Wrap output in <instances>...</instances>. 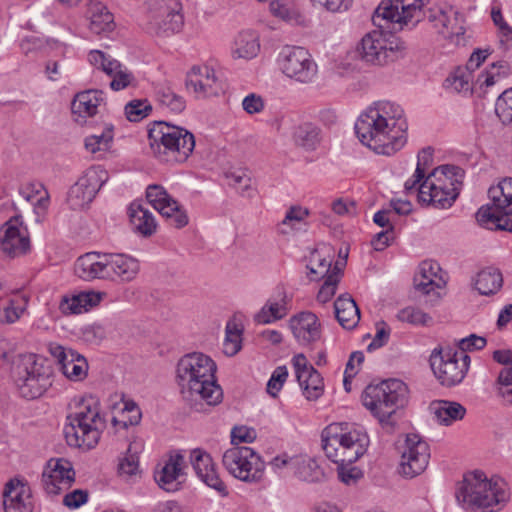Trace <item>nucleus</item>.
Here are the masks:
<instances>
[{"label": "nucleus", "instance_id": "obj_23", "mask_svg": "<svg viewBox=\"0 0 512 512\" xmlns=\"http://www.w3.org/2000/svg\"><path fill=\"white\" fill-rule=\"evenodd\" d=\"M190 459L197 476L208 487L216 490L221 496L228 495L227 486L221 480L208 453L201 449H195L191 452Z\"/></svg>", "mask_w": 512, "mask_h": 512}, {"label": "nucleus", "instance_id": "obj_13", "mask_svg": "<svg viewBox=\"0 0 512 512\" xmlns=\"http://www.w3.org/2000/svg\"><path fill=\"white\" fill-rule=\"evenodd\" d=\"M429 361L435 377L446 387L461 383L470 365V357L467 354L450 348H435Z\"/></svg>", "mask_w": 512, "mask_h": 512}, {"label": "nucleus", "instance_id": "obj_26", "mask_svg": "<svg viewBox=\"0 0 512 512\" xmlns=\"http://www.w3.org/2000/svg\"><path fill=\"white\" fill-rule=\"evenodd\" d=\"M290 328L300 345H309L321 337L318 317L309 311L301 312L290 319Z\"/></svg>", "mask_w": 512, "mask_h": 512}, {"label": "nucleus", "instance_id": "obj_51", "mask_svg": "<svg viewBox=\"0 0 512 512\" xmlns=\"http://www.w3.org/2000/svg\"><path fill=\"white\" fill-rule=\"evenodd\" d=\"M269 8L274 16L279 17L284 21L295 24H301L303 22V16L297 10L281 3L278 0L271 1Z\"/></svg>", "mask_w": 512, "mask_h": 512}, {"label": "nucleus", "instance_id": "obj_38", "mask_svg": "<svg viewBox=\"0 0 512 512\" xmlns=\"http://www.w3.org/2000/svg\"><path fill=\"white\" fill-rule=\"evenodd\" d=\"M130 221L136 232L143 236H151L157 224L153 214L141 204L132 203L129 208Z\"/></svg>", "mask_w": 512, "mask_h": 512}, {"label": "nucleus", "instance_id": "obj_40", "mask_svg": "<svg viewBox=\"0 0 512 512\" xmlns=\"http://www.w3.org/2000/svg\"><path fill=\"white\" fill-rule=\"evenodd\" d=\"M113 137V126L106 124L100 133H95L85 138V149L89 153L101 157L103 153L111 148Z\"/></svg>", "mask_w": 512, "mask_h": 512}, {"label": "nucleus", "instance_id": "obj_12", "mask_svg": "<svg viewBox=\"0 0 512 512\" xmlns=\"http://www.w3.org/2000/svg\"><path fill=\"white\" fill-rule=\"evenodd\" d=\"M491 204L476 213L477 222L488 229L512 231V178H505L488 191Z\"/></svg>", "mask_w": 512, "mask_h": 512}, {"label": "nucleus", "instance_id": "obj_21", "mask_svg": "<svg viewBox=\"0 0 512 512\" xmlns=\"http://www.w3.org/2000/svg\"><path fill=\"white\" fill-rule=\"evenodd\" d=\"M75 481L72 463L64 458L50 459L42 473V485L50 495H58Z\"/></svg>", "mask_w": 512, "mask_h": 512}, {"label": "nucleus", "instance_id": "obj_15", "mask_svg": "<svg viewBox=\"0 0 512 512\" xmlns=\"http://www.w3.org/2000/svg\"><path fill=\"white\" fill-rule=\"evenodd\" d=\"M108 172L100 165L89 167L68 191L67 203L73 210L88 206L108 181Z\"/></svg>", "mask_w": 512, "mask_h": 512}, {"label": "nucleus", "instance_id": "obj_18", "mask_svg": "<svg viewBox=\"0 0 512 512\" xmlns=\"http://www.w3.org/2000/svg\"><path fill=\"white\" fill-rule=\"evenodd\" d=\"M30 237L21 216L8 219L0 227V248L10 257H19L30 251Z\"/></svg>", "mask_w": 512, "mask_h": 512}, {"label": "nucleus", "instance_id": "obj_5", "mask_svg": "<svg viewBox=\"0 0 512 512\" xmlns=\"http://www.w3.org/2000/svg\"><path fill=\"white\" fill-rule=\"evenodd\" d=\"M456 498L466 510L495 512L508 501L509 493L503 480L488 479L482 471H474L464 477Z\"/></svg>", "mask_w": 512, "mask_h": 512}, {"label": "nucleus", "instance_id": "obj_39", "mask_svg": "<svg viewBox=\"0 0 512 512\" xmlns=\"http://www.w3.org/2000/svg\"><path fill=\"white\" fill-rule=\"evenodd\" d=\"M288 313L287 296L282 295L279 301L269 299L254 316V321L257 324H270L277 320L284 318Z\"/></svg>", "mask_w": 512, "mask_h": 512}, {"label": "nucleus", "instance_id": "obj_45", "mask_svg": "<svg viewBox=\"0 0 512 512\" xmlns=\"http://www.w3.org/2000/svg\"><path fill=\"white\" fill-rule=\"evenodd\" d=\"M318 129L312 124L305 123L295 128L294 142L305 149H314L318 143Z\"/></svg>", "mask_w": 512, "mask_h": 512}, {"label": "nucleus", "instance_id": "obj_17", "mask_svg": "<svg viewBox=\"0 0 512 512\" xmlns=\"http://www.w3.org/2000/svg\"><path fill=\"white\" fill-rule=\"evenodd\" d=\"M430 460V447L417 434H408L398 472L405 478H414L425 471Z\"/></svg>", "mask_w": 512, "mask_h": 512}, {"label": "nucleus", "instance_id": "obj_1", "mask_svg": "<svg viewBox=\"0 0 512 512\" xmlns=\"http://www.w3.org/2000/svg\"><path fill=\"white\" fill-rule=\"evenodd\" d=\"M406 130L402 108L389 101L374 103L355 123V132L361 143L375 153L387 156L405 145Z\"/></svg>", "mask_w": 512, "mask_h": 512}, {"label": "nucleus", "instance_id": "obj_22", "mask_svg": "<svg viewBox=\"0 0 512 512\" xmlns=\"http://www.w3.org/2000/svg\"><path fill=\"white\" fill-rule=\"evenodd\" d=\"M186 87L198 98L215 96L222 90L215 71L208 66H193L187 74Z\"/></svg>", "mask_w": 512, "mask_h": 512}, {"label": "nucleus", "instance_id": "obj_44", "mask_svg": "<svg viewBox=\"0 0 512 512\" xmlns=\"http://www.w3.org/2000/svg\"><path fill=\"white\" fill-rule=\"evenodd\" d=\"M332 265V257L328 259L325 257H321L318 252H314L311 255L310 263L307 266L309 269L310 279L313 281H317L320 279H326L327 276L332 273L333 269Z\"/></svg>", "mask_w": 512, "mask_h": 512}, {"label": "nucleus", "instance_id": "obj_9", "mask_svg": "<svg viewBox=\"0 0 512 512\" xmlns=\"http://www.w3.org/2000/svg\"><path fill=\"white\" fill-rule=\"evenodd\" d=\"M463 178L464 170L458 166L435 168L418 187L419 202L438 209L451 207L459 195Z\"/></svg>", "mask_w": 512, "mask_h": 512}, {"label": "nucleus", "instance_id": "obj_54", "mask_svg": "<svg viewBox=\"0 0 512 512\" xmlns=\"http://www.w3.org/2000/svg\"><path fill=\"white\" fill-rule=\"evenodd\" d=\"M152 107L147 100H133L126 104L125 114L129 121L138 122L145 118Z\"/></svg>", "mask_w": 512, "mask_h": 512}, {"label": "nucleus", "instance_id": "obj_63", "mask_svg": "<svg viewBox=\"0 0 512 512\" xmlns=\"http://www.w3.org/2000/svg\"><path fill=\"white\" fill-rule=\"evenodd\" d=\"M314 5L325 8L330 12H341L349 8L352 0H311Z\"/></svg>", "mask_w": 512, "mask_h": 512}, {"label": "nucleus", "instance_id": "obj_34", "mask_svg": "<svg viewBox=\"0 0 512 512\" xmlns=\"http://www.w3.org/2000/svg\"><path fill=\"white\" fill-rule=\"evenodd\" d=\"M260 51L259 37L255 31L245 30L238 33L232 47V56L237 59H252Z\"/></svg>", "mask_w": 512, "mask_h": 512}, {"label": "nucleus", "instance_id": "obj_48", "mask_svg": "<svg viewBox=\"0 0 512 512\" xmlns=\"http://www.w3.org/2000/svg\"><path fill=\"white\" fill-rule=\"evenodd\" d=\"M137 443H130L127 449V455L120 461L118 471L120 475L134 476L139 472V459L137 456Z\"/></svg>", "mask_w": 512, "mask_h": 512}, {"label": "nucleus", "instance_id": "obj_52", "mask_svg": "<svg viewBox=\"0 0 512 512\" xmlns=\"http://www.w3.org/2000/svg\"><path fill=\"white\" fill-rule=\"evenodd\" d=\"M292 365L300 387L309 382L312 377V371H317L302 353L297 354L292 358Z\"/></svg>", "mask_w": 512, "mask_h": 512}, {"label": "nucleus", "instance_id": "obj_27", "mask_svg": "<svg viewBox=\"0 0 512 512\" xmlns=\"http://www.w3.org/2000/svg\"><path fill=\"white\" fill-rule=\"evenodd\" d=\"M107 253L89 252L80 256L74 266L75 274L82 280H108Z\"/></svg>", "mask_w": 512, "mask_h": 512}, {"label": "nucleus", "instance_id": "obj_58", "mask_svg": "<svg viewBox=\"0 0 512 512\" xmlns=\"http://www.w3.org/2000/svg\"><path fill=\"white\" fill-rule=\"evenodd\" d=\"M59 309L65 315L79 314L85 310L81 295H73L72 297L64 296L59 304Z\"/></svg>", "mask_w": 512, "mask_h": 512}, {"label": "nucleus", "instance_id": "obj_47", "mask_svg": "<svg viewBox=\"0 0 512 512\" xmlns=\"http://www.w3.org/2000/svg\"><path fill=\"white\" fill-rule=\"evenodd\" d=\"M157 98L161 105L174 113H180L185 109V100L176 94L170 87H162L157 92Z\"/></svg>", "mask_w": 512, "mask_h": 512}, {"label": "nucleus", "instance_id": "obj_7", "mask_svg": "<svg viewBox=\"0 0 512 512\" xmlns=\"http://www.w3.org/2000/svg\"><path fill=\"white\" fill-rule=\"evenodd\" d=\"M148 140L151 155L170 165L186 162L195 148V137L190 131L164 121L152 124Z\"/></svg>", "mask_w": 512, "mask_h": 512}, {"label": "nucleus", "instance_id": "obj_53", "mask_svg": "<svg viewBox=\"0 0 512 512\" xmlns=\"http://www.w3.org/2000/svg\"><path fill=\"white\" fill-rule=\"evenodd\" d=\"M495 113L503 124L512 122V88L505 90L497 98Z\"/></svg>", "mask_w": 512, "mask_h": 512}, {"label": "nucleus", "instance_id": "obj_36", "mask_svg": "<svg viewBox=\"0 0 512 512\" xmlns=\"http://www.w3.org/2000/svg\"><path fill=\"white\" fill-rule=\"evenodd\" d=\"M102 92L98 90H87L78 93L71 103V110L74 115L85 119L97 113Z\"/></svg>", "mask_w": 512, "mask_h": 512}, {"label": "nucleus", "instance_id": "obj_57", "mask_svg": "<svg viewBox=\"0 0 512 512\" xmlns=\"http://www.w3.org/2000/svg\"><path fill=\"white\" fill-rule=\"evenodd\" d=\"M228 184L241 193H244L251 187V178L243 170L230 171L225 174Z\"/></svg>", "mask_w": 512, "mask_h": 512}, {"label": "nucleus", "instance_id": "obj_20", "mask_svg": "<svg viewBox=\"0 0 512 512\" xmlns=\"http://www.w3.org/2000/svg\"><path fill=\"white\" fill-rule=\"evenodd\" d=\"M48 351L57 361L59 369L66 378L74 382H80L87 377L89 365L83 355L56 343H50Z\"/></svg>", "mask_w": 512, "mask_h": 512}, {"label": "nucleus", "instance_id": "obj_30", "mask_svg": "<svg viewBox=\"0 0 512 512\" xmlns=\"http://www.w3.org/2000/svg\"><path fill=\"white\" fill-rule=\"evenodd\" d=\"M87 19L89 20V30L96 35L110 33L115 28L112 13L102 2H90Z\"/></svg>", "mask_w": 512, "mask_h": 512}, {"label": "nucleus", "instance_id": "obj_62", "mask_svg": "<svg viewBox=\"0 0 512 512\" xmlns=\"http://www.w3.org/2000/svg\"><path fill=\"white\" fill-rule=\"evenodd\" d=\"M487 344V341L484 337L478 336L476 334H471L466 338H463L459 341L460 352L465 353L466 350H481Z\"/></svg>", "mask_w": 512, "mask_h": 512}, {"label": "nucleus", "instance_id": "obj_8", "mask_svg": "<svg viewBox=\"0 0 512 512\" xmlns=\"http://www.w3.org/2000/svg\"><path fill=\"white\" fill-rule=\"evenodd\" d=\"M105 421L93 397L83 398L77 411L66 418L63 433L67 444L74 448H94L100 439Z\"/></svg>", "mask_w": 512, "mask_h": 512}, {"label": "nucleus", "instance_id": "obj_28", "mask_svg": "<svg viewBox=\"0 0 512 512\" xmlns=\"http://www.w3.org/2000/svg\"><path fill=\"white\" fill-rule=\"evenodd\" d=\"M108 280L131 282L140 271L139 261L126 254L107 253Z\"/></svg>", "mask_w": 512, "mask_h": 512}, {"label": "nucleus", "instance_id": "obj_32", "mask_svg": "<svg viewBox=\"0 0 512 512\" xmlns=\"http://www.w3.org/2000/svg\"><path fill=\"white\" fill-rule=\"evenodd\" d=\"M335 317L344 329H353L360 320V310L348 294L340 295L334 302Z\"/></svg>", "mask_w": 512, "mask_h": 512}, {"label": "nucleus", "instance_id": "obj_46", "mask_svg": "<svg viewBox=\"0 0 512 512\" xmlns=\"http://www.w3.org/2000/svg\"><path fill=\"white\" fill-rule=\"evenodd\" d=\"M473 71L465 67H458L451 78L448 80L451 81V85L453 88L458 92H468V91H474L479 87L478 84H476V81H473Z\"/></svg>", "mask_w": 512, "mask_h": 512}, {"label": "nucleus", "instance_id": "obj_50", "mask_svg": "<svg viewBox=\"0 0 512 512\" xmlns=\"http://www.w3.org/2000/svg\"><path fill=\"white\" fill-rule=\"evenodd\" d=\"M340 281V269L337 267L333 268L332 273H330L327 278L324 280L318 294L317 301L320 303H327L332 299V297L336 293L337 285Z\"/></svg>", "mask_w": 512, "mask_h": 512}, {"label": "nucleus", "instance_id": "obj_10", "mask_svg": "<svg viewBox=\"0 0 512 512\" xmlns=\"http://www.w3.org/2000/svg\"><path fill=\"white\" fill-rule=\"evenodd\" d=\"M12 375L20 395L32 400L41 397L52 385L53 368L42 357L24 354L14 364Z\"/></svg>", "mask_w": 512, "mask_h": 512}, {"label": "nucleus", "instance_id": "obj_41", "mask_svg": "<svg viewBox=\"0 0 512 512\" xmlns=\"http://www.w3.org/2000/svg\"><path fill=\"white\" fill-rule=\"evenodd\" d=\"M242 348V329L235 322H228L225 329L223 353L227 356L236 355Z\"/></svg>", "mask_w": 512, "mask_h": 512}, {"label": "nucleus", "instance_id": "obj_29", "mask_svg": "<svg viewBox=\"0 0 512 512\" xmlns=\"http://www.w3.org/2000/svg\"><path fill=\"white\" fill-rule=\"evenodd\" d=\"M181 10V4L172 0L161 18L155 21V33L161 37H169L173 34L179 33L184 25V17Z\"/></svg>", "mask_w": 512, "mask_h": 512}, {"label": "nucleus", "instance_id": "obj_35", "mask_svg": "<svg viewBox=\"0 0 512 512\" xmlns=\"http://www.w3.org/2000/svg\"><path fill=\"white\" fill-rule=\"evenodd\" d=\"M292 473L301 481L319 482L324 478V472L315 459L308 455H295L292 461Z\"/></svg>", "mask_w": 512, "mask_h": 512}, {"label": "nucleus", "instance_id": "obj_19", "mask_svg": "<svg viewBox=\"0 0 512 512\" xmlns=\"http://www.w3.org/2000/svg\"><path fill=\"white\" fill-rule=\"evenodd\" d=\"M146 198L154 209L171 220V225L175 228L180 229L188 224L186 211L161 185H149L146 189Z\"/></svg>", "mask_w": 512, "mask_h": 512}, {"label": "nucleus", "instance_id": "obj_43", "mask_svg": "<svg viewBox=\"0 0 512 512\" xmlns=\"http://www.w3.org/2000/svg\"><path fill=\"white\" fill-rule=\"evenodd\" d=\"M509 73V66L506 61H498L493 63L489 69L478 75L476 84L479 88H488L495 84V82L502 77L507 76Z\"/></svg>", "mask_w": 512, "mask_h": 512}, {"label": "nucleus", "instance_id": "obj_2", "mask_svg": "<svg viewBox=\"0 0 512 512\" xmlns=\"http://www.w3.org/2000/svg\"><path fill=\"white\" fill-rule=\"evenodd\" d=\"M429 0H382L372 17L374 25L383 27L381 21L395 23L399 29L414 28L427 20L441 35L450 38L463 34L458 23V12L452 8L426 7Z\"/></svg>", "mask_w": 512, "mask_h": 512}, {"label": "nucleus", "instance_id": "obj_60", "mask_svg": "<svg viewBox=\"0 0 512 512\" xmlns=\"http://www.w3.org/2000/svg\"><path fill=\"white\" fill-rule=\"evenodd\" d=\"M390 328L385 322H379L376 324V334L372 339V342L368 345V350H375L383 347L389 340Z\"/></svg>", "mask_w": 512, "mask_h": 512}, {"label": "nucleus", "instance_id": "obj_33", "mask_svg": "<svg viewBox=\"0 0 512 512\" xmlns=\"http://www.w3.org/2000/svg\"><path fill=\"white\" fill-rule=\"evenodd\" d=\"M430 410L437 422L450 426L454 422L462 420L466 415V408L459 402L449 400H436L430 404Z\"/></svg>", "mask_w": 512, "mask_h": 512}, {"label": "nucleus", "instance_id": "obj_61", "mask_svg": "<svg viewBox=\"0 0 512 512\" xmlns=\"http://www.w3.org/2000/svg\"><path fill=\"white\" fill-rule=\"evenodd\" d=\"M88 500V492L82 489H76L64 496L63 504L70 508L76 509L85 504Z\"/></svg>", "mask_w": 512, "mask_h": 512}, {"label": "nucleus", "instance_id": "obj_14", "mask_svg": "<svg viewBox=\"0 0 512 512\" xmlns=\"http://www.w3.org/2000/svg\"><path fill=\"white\" fill-rule=\"evenodd\" d=\"M222 462L227 471L241 481L256 483L263 478L264 462L248 446H234L226 450Z\"/></svg>", "mask_w": 512, "mask_h": 512}, {"label": "nucleus", "instance_id": "obj_56", "mask_svg": "<svg viewBox=\"0 0 512 512\" xmlns=\"http://www.w3.org/2000/svg\"><path fill=\"white\" fill-rule=\"evenodd\" d=\"M288 377L286 366H278L272 373L267 383V393L272 397H277Z\"/></svg>", "mask_w": 512, "mask_h": 512}, {"label": "nucleus", "instance_id": "obj_3", "mask_svg": "<svg viewBox=\"0 0 512 512\" xmlns=\"http://www.w3.org/2000/svg\"><path fill=\"white\" fill-rule=\"evenodd\" d=\"M216 364L207 355L193 352L180 358L176 366V382L183 400L196 411L204 404L217 405L223 391L215 379Z\"/></svg>", "mask_w": 512, "mask_h": 512}, {"label": "nucleus", "instance_id": "obj_4", "mask_svg": "<svg viewBox=\"0 0 512 512\" xmlns=\"http://www.w3.org/2000/svg\"><path fill=\"white\" fill-rule=\"evenodd\" d=\"M409 390L399 379H387L368 385L362 394V403L378 419L383 429L393 432L397 412L408 403Z\"/></svg>", "mask_w": 512, "mask_h": 512}, {"label": "nucleus", "instance_id": "obj_37", "mask_svg": "<svg viewBox=\"0 0 512 512\" xmlns=\"http://www.w3.org/2000/svg\"><path fill=\"white\" fill-rule=\"evenodd\" d=\"M474 285L481 295H494L502 288V273L497 268L486 267L477 273Z\"/></svg>", "mask_w": 512, "mask_h": 512}, {"label": "nucleus", "instance_id": "obj_64", "mask_svg": "<svg viewBox=\"0 0 512 512\" xmlns=\"http://www.w3.org/2000/svg\"><path fill=\"white\" fill-rule=\"evenodd\" d=\"M331 209L335 214L345 216L355 214L356 207L353 201L339 198L331 203Z\"/></svg>", "mask_w": 512, "mask_h": 512}, {"label": "nucleus", "instance_id": "obj_42", "mask_svg": "<svg viewBox=\"0 0 512 512\" xmlns=\"http://www.w3.org/2000/svg\"><path fill=\"white\" fill-rule=\"evenodd\" d=\"M436 275L434 265L430 262H423L419 267V272L414 277V287L424 294H429L435 288L434 277Z\"/></svg>", "mask_w": 512, "mask_h": 512}, {"label": "nucleus", "instance_id": "obj_11", "mask_svg": "<svg viewBox=\"0 0 512 512\" xmlns=\"http://www.w3.org/2000/svg\"><path fill=\"white\" fill-rule=\"evenodd\" d=\"M383 27L366 34L358 48L361 59L369 64L384 66L403 57L406 52V44L399 38L384 32L385 29L399 31L395 23L381 21ZM378 27V25H376Z\"/></svg>", "mask_w": 512, "mask_h": 512}, {"label": "nucleus", "instance_id": "obj_31", "mask_svg": "<svg viewBox=\"0 0 512 512\" xmlns=\"http://www.w3.org/2000/svg\"><path fill=\"white\" fill-rule=\"evenodd\" d=\"M182 463L183 456L176 454L170 456L160 470L155 471L154 478L160 488L167 492H174L179 489L180 482L178 478L181 475Z\"/></svg>", "mask_w": 512, "mask_h": 512}, {"label": "nucleus", "instance_id": "obj_25", "mask_svg": "<svg viewBox=\"0 0 512 512\" xmlns=\"http://www.w3.org/2000/svg\"><path fill=\"white\" fill-rule=\"evenodd\" d=\"M89 62L98 69H101L107 75L112 77L110 87L115 90L126 88L131 80L132 75L122 70L121 64L115 59L107 57L100 50H93L89 53Z\"/></svg>", "mask_w": 512, "mask_h": 512}, {"label": "nucleus", "instance_id": "obj_6", "mask_svg": "<svg viewBox=\"0 0 512 512\" xmlns=\"http://www.w3.org/2000/svg\"><path fill=\"white\" fill-rule=\"evenodd\" d=\"M322 448L337 465H351L362 457L369 446L366 431L349 423H332L321 434Z\"/></svg>", "mask_w": 512, "mask_h": 512}, {"label": "nucleus", "instance_id": "obj_55", "mask_svg": "<svg viewBox=\"0 0 512 512\" xmlns=\"http://www.w3.org/2000/svg\"><path fill=\"white\" fill-rule=\"evenodd\" d=\"M301 388L307 400H317L324 392V383L321 374L318 371H312V377L309 382L304 384Z\"/></svg>", "mask_w": 512, "mask_h": 512}, {"label": "nucleus", "instance_id": "obj_16", "mask_svg": "<svg viewBox=\"0 0 512 512\" xmlns=\"http://www.w3.org/2000/svg\"><path fill=\"white\" fill-rule=\"evenodd\" d=\"M282 72L300 83H310L317 75V64L302 47L286 46L279 55Z\"/></svg>", "mask_w": 512, "mask_h": 512}, {"label": "nucleus", "instance_id": "obj_59", "mask_svg": "<svg viewBox=\"0 0 512 512\" xmlns=\"http://www.w3.org/2000/svg\"><path fill=\"white\" fill-rule=\"evenodd\" d=\"M264 107L265 102L263 97L256 93L248 94L242 101V108L249 115L261 113Z\"/></svg>", "mask_w": 512, "mask_h": 512}, {"label": "nucleus", "instance_id": "obj_24", "mask_svg": "<svg viewBox=\"0 0 512 512\" xmlns=\"http://www.w3.org/2000/svg\"><path fill=\"white\" fill-rule=\"evenodd\" d=\"M5 512H32L30 488L19 479H11L3 491Z\"/></svg>", "mask_w": 512, "mask_h": 512}, {"label": "nucleus", "instance_id": "obj_49", "mask_svg": "<svg viewBox=\"0 0 512 512\" xmlns=\"http://www.w3.org/2000/svg\"><path fill=\"white\" fill-rule=\"evenodd\" d=\"M397 319L412 325H428L432 318L417 307L408 306L398 311Z\"/></svg>", "mask_w": 512, "mask_h": 512}]
</instances>
